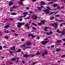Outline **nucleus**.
<instances>
[{
	"mask_svg": "<svg viewBox=\"0 0 65 65\" xmlns=\"http://www.w3.org/2000/svg\"><path fill=\"white\" fill-rule=\"evenodd\" d=\"M47 8L48 9L46 10H44L43 11V12H46L45 13V14H47L48 13H49L50 12V11H49L50 10H51V9L49 8L50 7H47Z\"/></svg>",
	"mask_w": 65,
	"mask_h": 65,
	"instance_id": "f257e3e1",
	"label": "nucleus"
},
{
	"mask_svg": "<svg viewBox=\"0 0 65 65\" xmlns=\"http://www.w3.org/2000/svg\"><path fill=\"white\" fill-rule=\"evenodd\" d=\"M24 24H25V23L24 22H23V23L19 22L18 23V24L17 25V26L18 28H20L21 26H22V25H24Z\"/></svg>",
	"mask_w": 65,
	"mask_h": 65,
	"instance_id": "f03ea898",
	"label": "nucleus"
},
{
	"mask_svg": "<svg viewBox=\"0 0 65 65\" xmlns=\"http://www.w3.org/2000/svg\"><path fill=\"white\" fill-rule=\"evenodd\" d=\"M47 42H48V41H43L41 43L42 44H43V45H45V44H46V43H47Z\"/></svg>",
	"mask_w": 65,
	"mask_h": 65,
	"instance_id": "7ed1b4c3",
	"label": "nucleus"
},
{
	"mask_svg": "<svg viewBox=\"0 0 65 65\" xmlns=\"http://www.w3.org/2000/svg\"><path fill=\"white\" fill-rule=\"evenodd\" d=\"M28 35V37H30V36H31V37H32V38H35V37H36V36H34V35H32V34H30Z\"/></svg>",
	"mask_w": 65,
	"mask_h": 65,
	"instance_id": "20e7f679",
	"label": "nucleus"
},
{
	"mask_svg": "<svg viewBox=\"0 0 65 65\" xmlns=\"http://www.w3.org/2000/svg\"><path fill=\"white\" fill-rule=\"evenodd\" d=\"M34 17L33 18L34 20H37L38 18V17L37 16L35 15L34 16Z\"/></svg>",
	"mask_w": 65,
	"mask_h": 65,
	"instance_id": "39448f33",
	"label": "nucleus"
},
{
	"mask_svg": "<svg viewBox=\"0 0 65 65\" xmlns=\"http://www.w3.org/2000/svg\"><path fill=\"white\" fill-rule=\"evenodd\" d=\"M15 46H13V47H11L10 48V50H12L13 51L15 50Z\"/></svg>",
	"mask_w": 65,
	"mask_h": 65,
	"instance_id": "423d86ee",
	"label": "nucleus"
},
{
	"mask_svg": "<svg viewBox=\"0 0 65 65\" xmlns=\"http://www.w3.org/2000/svg\"><path fill=\"white\" fill-rule=\"evenodd\" d=\"M23 57H26V58H27L28 57H29V55H27V54H26L24 55Z\"/></svg>",
	"mask_w": 65,
	"mask_h": 65,
	"instance_id": "0eeeda50",
	"label": "nucleus"
},
{
	"mask_svg": "<svg viewBox=\"0 0 65 65\" xmlns=\"http://www.w3.org/2000/svg\"><path fill=\"white\" fill-rule=\"evenodd\" d=\"M49 28V27H46V26H45L44 27V31H47V28Z\"/></svg>",
	"mask_w": 65,
	"mask_h": 65,
	"instance_id": "6e6552de",
	"label": "nucleus"
},
{
	"mask_svg": "<svg viewBox=\"0 0 65 65\" xmlns=\"http://www.w3.org/2000/svg\"><path fill=\"white\" fill-rule=\"evenodd\" d=\"M55 28H57V27H58V23H55Z\"/></svg>",
	"mask_w": 65,
	"mask_h": 65,
	"instance_id": "1a4fd4ad",
	"label": "nucleus"
},
{
	"mask_svg": "<svg viewBox=\"0 0 65 65\" xmlns=\"http://www.w3.org/2000/svg\"><path fill=\"white\" fill-rule=\"evenodd\" d=\"M31 43L30 42L28 41V43H27V45H30Z\"/></svg>",
	"mask_w": 65,
	"mask_h": 65,
	"instance_id": "9d476101",
	"label": "nucleus"
},
{
	"mask_svg": "<svg viewBox=\"0 0 65 65\" xmlns=\"http://www.w3.org/2000/svg\"><path fill=\"white\" fill-rule=\"evenodd\" d=\"M54 19V17L52 16H51V18H50V19L51 20H53Z\"/></svg>",
	"mask_w": 65,
	"mask_h": 65,
	"instance_id": "9b49d317",
	"label": "nucleus"
},
{
	"mask_svg": "<svg viewBox=\"0 0 65 65\" xmlns=\"http://www.w3.org/2000/svg\"><path fill=\"white\" fill-rule=\"evenodd\" d=\"M16 59L15 58H12L11 59V61H15Z\"/></svg>",
	"mask_w": 65,
	"mask_h": 65,
	"instance_id": "f8f14e48",
	"label": "nucleus"
},
{
	"mask_svg": "<svg viewBox=\"0 0 65 65\" xmlns=\"http://www.w3.org/2000/svg\"><path fill=\"white\" fill-rule=\"evenodd\" d=\"M21 51V49H19L18 50V51L16 52V53H20Z\"/></svg>",
	"mask_w": 65,
	"mask_h": 65,
	"instance_id": "ddd939ff",
	"label": "nucleus"
},
{
	"mask_svg": "<svg viewBox=\"0 0 65 65\" xmlns=\"http://www.w3.org/2000/svg\"><path fill=\"white\" fill-rule=\"evenodd\" d=\"M45 22V21H41V23L42 24H44Z\"/></svg>",
	"mask_w": 65,
	"mask_h": 65,
	"instance_id": "4468645a",
	"label": "nucleus"
},
{
	"mask_svg": "<svg viewBox=\"0 0 65 65\" xmlns=\"http://www.w3.org/2000/svg\"><path fill=\"white\" fill-rule=\"evenodd\" d=\"M12 4H13V2H11V3H10L9 4V6H11V5H12Z\"/></svg>",
	"mask_w": 65,
	"mask_h": 65,
	"instance_id": "2eb2a0df",
	"label": "nucleus"
},
{
	"mask_svg": "<svg viewBox=\"0 0 65 65\" xmlns=\"http://www.w3.org/2000/svg\"><path fill=\"white\" fill-rule=\"evenodd\" d=\"M4 27L5 28H9V25H7V26H4Z\"/></svg>",
	"mask_w": 65,
	"mask_h": 65,
	"instance_id": "dca6fc26",
	"label": "nucleus"
},
{
	"mask_svg": "<svg viewBox=\"0 0 65 65\" xmlns=\"http://www.w3.org/2000/svg\"><path fill=\"white\" fill-rule=\"evenodd\" d=\"M41 5H44V2L42 1H41Z\"/></svg>",
	"mask_w": 65,
	"mask_h": 65,
	"instance_id": "f3484780",
	"label": "nucleus"
},
{
	"mask_svg": "<svg viewBox=\"0 0 65 65\" xmlns=\"http://www.w3.org/2000/svg\"><path fill=\"white\" fill-rule=\"evenodd\" d=\"M61 49H60V48H58L56 50V51L57 52H60V51H61Z\"/></svg>",
	"mask_w": 65,
	"mask_h": 65,
	"instance_id": "a211bd4d",
	"label": "nucleus"
},
{
	"mask_svg": "<svg viewBox=\"0 0 65 65\" xmlns=\"http://www.w3.org/2000/svg\"><path fill=\"white\" fill-rule=\"evenodd\" d=\"M53 33H47L46 34V35H51V34H52Z\"/></svg>",
	"mask_w": 65,
	"mask_h": 65,
	"instance_id": "6ab92c4d",
	"label": "nucleus"
},
{
	"mask_svg": "<svg viewBox=\"0 0 65 65\" xmlns=\"http://www.w3.org/2000/svg\"><path fill=\"white\" fill-rule=\"evenodd\" d=\"M58 6V5L57 4H54L53 5V7H56V6Z\"/></svg>",
	"mask_w": 65,
	"mask_h": 65,
	"instance_id": "aec40b11",
	"label": "nucleus"
},
{
	"mask_svg": "<svg viewBox=\"0 0 65 65\" xmlns=\"http://www.w3.org/2000/svg\"><path fill=\"white\" fill-rule=\"evenodd\" d=\"M18 20L19 21H20V22H22L23 21V19L21 18L20 19H18Z\"/></svg>",
	"mask_w": 65,
	"mask_h": 65,
	"instance_id": "412c9836",
	"label": "nucleus"
},
{
	"mask_svg": "<svg viewBox=\"0 0 65 65\" xmlns=\"http://www.w3.org/2000/svg\"><path fill=\"white\" fill-rule=\"evenodd\" d=\"M57 43H58V42H62V41L61 40H58L56 41Z\"/></svg>",
	"mask_w": 65,
	"mask_h": 65,
	"instance_id": "4be33fe9",
	"label": "nucleus"
},
{
	"mask_svg": "<svg viewBox=\"0 0 65 65\" xmlns=\"http://www.w3.org/2000/svg\"><path fill=\"white\" fill-rule=\"evenodd\" d=\"M11 14H12V15H17V13H13Z\"/></svg>",
	"mask_w": 65,
	"mask_h": 65,
	"instance_id": "5701e85b",
	"label": "nucleus"
},
{
	"mask_svg": "<svg viewBox=\"0 0 65 65\" xmlns=\"http://www.w3.org/2000/svg\"><path fill=\"white\" fill-rule=\"evenodd\" d=\"M38 26H41V25H42V24H41V23H38Z\"/></svg>",
	"mask_w": 65,
	"mask_h": 65,
	"instance_id": "b1692460",
	"label": "nucleus"
},
{
	"mask_svg": "<svg viewBox=\"0 0 65 65\" xmlns=\"http://www.w3.org/2000/svg\"><path fill=\"white\" fill-rule=\"evenodd\" d=\"M40 54H41V53H37L36 54V55H37L38 56V55H40Z\"/></svg>",
	"mask_w": 65,
	"mask_h": 65,
	"instance_id": "393cba45",
	"label": "nucleus"
},
{
	"mask_svg": "<svg viewBox=\"0 0 65 65\" xmlns=\"http://www.w3.org/2000/svg\"><path fill=\"white\" fill-rule=\"evenodd\" d=\"M32 25H34V26H37V25L34 23H32Z\"/></svg>",
	"mask_w": 65,
	"mask_h": 65,
	"instance_id": "a878e982",
	"label": "nucleus"
},
{
	"mask_svg": "<svg viewBox=\"0 0 65 65\" xmlns=\"http://www.w3.org/2000/svg\"><path fill=\"white\" fill-rule=\"evenodd\" d=\"M23 4V3L22 2H21V3H19V5H22Z\"/></svg>",
	"mask_w": 65,
	"mask_h": 65,
	"instance_id": "bb28decb",
	"label": "nucleus"
},
{
	"mask_svg": "<svg viewBox=\"0 0 65 65\" xmlns=\"http://www.w3.org/2000/svg\"><path fill=\"white\" fill-rule=\"evenodd\" d=\"M57 32H59V33H61V31H60V30L59 29H58L57 30Z\"/></svg>",
	"mask_w": 65,
	"mask_h": 65,
	"instance_id": "cd10ccee",
	"label": "nucleus"
},
{
	"mask_svg": "<svg viewBox=\"0 0 65 65\" xmlns=\"http://www.w3.org/2000/svg\"><path fill=\"white\" fill-rule=\"evenodd\" d=\"M45 55H47V51H45Z\"/></svg>",
	"mask_w": 65,
	"mask_h": 65,
	"instance_id": "c85d7f7f",
	"label": "nucleus"
},
{
	"mask_svg": "<svg viewBox=\"0 0 65 65\" xmlns=\"http://www.w3.org/2000/svg\"><path fill=\"white\" fill-rule=\"evenodd\" d=\"M38 9L39 10H41V8L40 7H38Z\"/></svg>",
	"mask_w": 65,
	"mask_h": 65,
	"instance_id": "c756f323",
	"label": "nucleus"
},
{
	"mask_svg": "<svg viewBox=\"0 0 65 65\" xmlns=\"http://www.w3.org/2000/svg\"><path fill=\"white\" fill-rule=\"evenodd\" d=\"M23 14L24 15H27V13L26 12L24 13Z\"/></svg>",
	"mask_w": 65,
	"mask_h": 65,
	"instance_id": "7c9ffc66",
	"label": "nucleus"
},
{
	"mask_svg": "<svg viewBox=\"0 0 65 65\" xmlns=\"http://www.w3.org/2000/svg\"><path fill=\"white\" fill-rule=\"evenodd\" d=\"M19 60H17L15 62V63H19Z\"/></svg>",
	"mask_w": 65,
	"mask_h": 65,
	"instance_id": "2f4dec72",
	"label": "nucleus"
},
{
	"mask_svg": "<svg viewBox=\"0 0 65 65\" xmlns=\"http://www.w3.org/2000/svg\"><path fill=\"white\" fill-rule=\"evenodd\" d=\"M9 21H12V20H13V19H12V18L9 19Z\"/></svg>",
	"mask_w": 65,
	"mask_h": 65,
	"instance_id": "473e14b6",
	"label": "nucleus"
},
{
	"mask_svg": "<svg viewBox=\"0 0 65 65\" xmlns=\"http://www.w3.org/2000/svg\"><path fill=\"white\" fill-rule=\"evenodd\" d=\"M32 29L33 30H36V28H34V27H32Z\"/></svg>",
	"mask_w": 65,
	"mask_h": 65,
	"instance_id": "72a5a7b5",
	"label": "nucleus"
},
{
	"mask_svg": "<svg viewBox=\"0 0 65 65\" xmlns=\"http://www.w3.org/2000/svg\"><path fill=\"white\" fill-rule=\"evenodd\" d=\"M14 34H15V36H18V34H17L16 33H15Z\"/></svg>",
	"mask_w": 65,
	"mask_h": 65,
	"instance_id": "f704fd0d",
	"label": "nucleus"
},
{
	"mask_svg": "<svg viewBox=\"0 0 65 65\" xmlns=\"http://www.w3.org/2000/svg\"><path fill=\"white\" fill-rule=\"evenodd\" d=\"M32 56V57H34V54H31L30 55V56Z\"/></svg>",
	"mask_w": 65,
	"mask_h": 65,
	"instance_id": "c9c22d12",
	"label": "nucleus"
},
{
	"mask_svg": "<svg viewBox=\"0 0 65 65\" xmlns=\"http://www.w3.org/2000/svg\"><path fill=\"white\" fill-rule=\"evenodd\" d=\"M9 52L10 54H12V53H13V52H12V51H9Z\"/></svg>",
	"mask_w": 65,
	"mask_h": 65,
	"instance_id": "e433bc0d",
	"label": "nucleus"
},
{
	"mask_svg": "<svg viewBox=\"0 0 65 65\" xmlns=\"http://www.w3.org/2000/svg\"><path fill=\"white\" fill-rule=\"evenodd\" d=\"M65 57V54L64 55L62 56H61V58H63L64 57Z\"/></svg>",
	"mask_w": 65,
	"mask_h": 65,
	"instance_id": "4c0bfd02",
	"label": "nucleus"
},
{
	"mask_svg": "<svg viewBox=\"0 0 65 65\" xmlns=\"http://www.w3.org/2000/svg\"><path fill=\"white\" fill-rule=\"evenodd\" d=\"M36 64V62H33V63H32V65H34L35 64Z\"/></svg>",
	"mask_w": 65,
	"mask_h": 65,
	"instance_id": "58836bf2",
	"label": "nucleus"
},
{
	"mask_svg": "<svg viewBox=\"0 0 65 65\" xmlns=\"http://www.w3.org/2000/svg\"><path fill=\"white\" fill-rule=\"evenodd\" d=\"M54 13V12H51V13L50 14H53V13Z\"/></svg>",
	"mask_w": 65,
	"mask_h": 65,
	"instance_id": "ea45409f",
	"label": "nucleus"
},
{
	"mask_svg": "<svg viewBox=\"0 0 65 65\" xmlns=\"http://www.w3.org/2000/svg\"><path fill=\"white\" fill-rule=\"evenodd\" d=\"M53 3H54V2H52L50 3H49V4H53Z\"/></svg>",
	"mask_w": 65,
	"mask_h": 65,
	"instance_id": "a19ab883",
	"label": "nucleus"
},
{
	"mask_svg": "<svg viewBox=\"0 0 65 65\" xmlns=\"http://www.w3.org/2000/svg\"><path fill=\"white\" fill-rule=\"evenodd\" d=\"M50 25H51V26H54V24L53 23L50 24Z\"/></svg>",
	"mask_w": 65,
	"mask_h": 65,
	"instance_id": "79ce46f5",
	"label": "nucleus"
},
{
	"mask_svg": "<svg viewBox=\"0 0 65 65\" xmlns=\"http://www.w3.org/2000/svg\"><path fill=\"white\" fill-rule=\"evenodd\" d=\"M45 55V54L44 53H43L42 55V57H44V55Z\"/></svg>",
	"mask_w": 65,
	"mask_h": 65,
	"instance_id": "37998d69",
	"label": "nucleus"
},
{
	"mask_svg": "<svg viewBox=\"0 0 65 65\" xmlns=\"http://www.w3.org/2000/svg\"><path fill=\"white\" fill-rule=\"evenodd\" d=\"M11 32H14V33H15V31L14 30H11Z\"/></svg>",
	"mask_w": 65,
	"mask_h": 65,
	"instance_id": "c03bdc74",
	"label": "nucleus"
},
{
	"mask_svg": "<svg viewBox=\"0 0 65 65\" xmlns=\"http://www.w3.org/2000/svg\"><path fill=\"white\" fill-rule=\"evenodd\" d=\"M32 2H34L36 1V0H32Z\"/></svg>",
	"mask_w": 65,
	"mask_h": 65,
	"instance_id": "a18cd8bd",
	"label": "nucleus"
},
{
	"mask_svg": "<svg viewBox=\"0 0 65 65\" xmlns=\"http://www.w3.org/2000/svg\"><path fill=\"white\" fill-rule=\"evenodd\" d=\"M24 40H25V39H21V41H24Z\"/></svg>",
	"mask_w": 65,
	"mask_h": 65,
	"instance_id": "49530a36",
	"label": "nucleus"
},
{
	"mask_svg": "<svg viewBox=\"0 0 65 65\" xmlns=\"http://www.w3.org/2000/svg\"><path fill=\"white\" fill-rule=\"evenodd\" d=\"M5 38H6V39H8V37H5Z\"/></svg>",
	"mask_w": 65,
	"mask_h": 65,
	"instance_id": "de8ad7c7",
	"label": "nucleus"
},
{
	"mask_svg": "<svg viewBox=\"0 0 65 65\" xmlns=\"http://www.w3.org/2000/svg\"><path fill=\"white\" fill-rule=\"evenodd\" d=\"M25 26L26 27H27L28 26V25L27 24H26L25 25Z\"/></svg>",
	"mask_w": 65,
	"mask_h": 65,
	"instance_id": "09e8293b",
	"label": "nucleus"
},
{
	"mask_svg": "<svg viewBox=\"0 0 65 65\" xmlns=\"http://www.w3.org/2000/svg\"><path fill=\"white\" fill-rule=\"evenodd\" d=\"M8 20H9V19H6L4 20V21H8Z\"/></svg>",
	"mask_w": 65,
	"mask_h": 65,
	"instance_id": "8fccbe9b",
	"label": "nucleus"
},
{
	"mask_svg": "<svg viewBox=\"0 0 65 65\" xmlns=\"http://www.w3.org/2000/svg\"><path fill=\"white\" fill-rule=\"evenodd\" d=\"M56 17H60V15H55Z\"/></svg>",
	"mask_w": 65,
	"mask_h": 65,
	"instance_id": "3c124183",
	"label": "nucleus"
},
{
	"mask_svg": "<svg viewBox=\"0 0 65 65\" xmlns=\"http://www.w3.org/2000/svg\"><path fill=\"white\" fill-rule=\"evenodd\" d=\"M58 21H59V22H63V20H58Z\"/></svg>",
	"mask_w": 65,
	"mask_h": 65,
	"instance_id": "603ef678",
	"label": "nucleus"
},
{
	"mask_svg": "<svg viewBox=\"0 0 65 65\" xmlns=\"http://www.w3.org/2000/svg\"><path fill=\"white\" fill-rule=\"evenodd\" d=\"M2 49V47L0 46V50H1Z\"/></svg>",
	"mask_w": 65,
	"mask_h": 65,
	"instance_id": "864d4df0",
	"label": "nucleus"
},
{
	"mask_svg": "<svg viewBox=\"0 0 65 65\" xmlns=\"http://www.w3.org/2000/svg\"><path fill=\"white\" fill-rule=\"evenodd\" d=\"M65 29H64L63 30V33H65Z\"/></svg>",
	"mask_w": 65,
	"mask_h": 65,
	"instance_id": "5fc2aeb1",
	"label": "nucleus"
},
{
	"mask_svg": "<svg viewBox=\"0 0 65 65\" xmlns=\"http://www.w3.org/2000/svg\"><path fill=\"white\" fill-rule=\"evenodd\" d=\"M62 25H63V24H60V27H62Z\"/></svg>",
	"mask_w": 65,
	"mask_h": 65,
	"instance_id": "6e6d98bb",
	"label": "nucleus"
},
{
	"mask_svg": "<svg viewBox=\"0 0 65 65\" xmlns=\"http://www.w3.org/2000/svg\"><path fill=\"white\" fill-rule=\"evenodd\" d=\"M45 40H48V38H46L45 39Z\"/></svg>",
	"mask_w": 65,
	"mask_h": 65,
	"instance_id": "4d7b16f0",
	"label": "nucleus"
},
{
	"mask_svg": "<svg viewBox=\"0 0 65 65\" xmlns=\"http://www.w3.org/2000/svg\"><path fill=\"white\" fill-rule=\"evenodd\" d=\"M22 62L23 63H25V61L24 60H22Z\"/></svg>",
	"mask_w": 65,
	"mask_h": 65,
	"instance_id": "13d9d810",
	"label": "nucleus"
},
{
	"mask_svg": "<svg viewBox=\"0 0 65 65\" xmlns=\"http://www.w3.org/2000/svg\"><path fill=\"white\" fill-rule=\"evenodd\" d=\"M17 7V6H13V8H15Z\"/></svg>",
	"mask_w": 65,
	"mask_h": 65,
	"instance_id": "bf43d9fd",
	"label": "nucleus"
},
{
	"mask_svg": "<svg viewBox=\"0 0 65 65\" xmlns=\"http://www.w3.org/2000/svg\"><path fill=\"white\" fill-rule=\"evenodd\" d=\"M26 9L27 10H28V9H29V7H27L26 8Z\"/></svg>",
	"mask_w": 65,
	"mask_h": 65,
	"instance_id": "052dcab7",
	"label": "nucleus"
},
{
	"mask_svg": "<svg viewBox=\"0 0 65 65\" xmlns=\"http://www.w3.org/2000/svg\"><path fill=\"white\" fill-rule=\"evenodd\" d=\"M54 47V45H52L51 46V47Z\"/></svg>",
	"mask_w": 65,
	"mask_h": 65,
	"instance_id": "680f3d73",
	"label": "nucleus"
},
{
	"mask_svg": "<svg viewBox=\"0 0 65 65\" xmlns=\"http://www.w3.org/2000/svg\"><path fill=\"white\" fill-rule=\"evenodd\" d=\"M4 48H7V46H4Z\"/></svg>",
	"mask_w": 65,
	"mask_h": 65,
	"instance_id": "e2e57ef3",
	"label": "nucleus"
},
{
	"mask_svg": "<svg viewBox=\"0 0 65 65\" xmlns=\"http://www.w3.org/2000/svg\"><path fill=\"white\" fill-rule=\"evenodd\" d=\"M64 8V6H62L61 7V9H63V8Z\"/></svg>",
	"mask_w": 65,
	"mask_h": 65,
	"instance_id": "0e129e2a",
	"label": "nucleus"
},
{
	"mask_svg": "<svg viewBox=\"0 0 65 65\" xmlns=\"http://www.w3.org/2000/svg\"><path fill=\"white\" fill-rule=\"evenodd\" d=\"M23 17H22L20 16L19 17V18H20V19H21V18H23Z\"/></svg>",
	"mask_w": 65,
	"mask_h": 65,
	"instance_id": "69168bd1",
	"label": "nucleus"
},
{
	"mask_svg": "<svg viewBox=\"0 0 65 65\" xmlns=\"http://www.w3.org/2000/svg\"><path fill=\"white\" fill-rule=\"evenodd\" d=\"M37 38L38 39H39L40 38V37H37Z\"/></svg>",
	"mask_w": 65,
	"mask_h": 65,
	"instance_id": "338daca9",
	"label": "nucleus"
},
{
	"mask_svg": "<svg viewBox=\"0 0 65 65\" xmlns=\"http://www.w3.org/2000/svg\"><path fill=\"white\" fill-rule=\"evenodd\" d=\"M62 40H63V41H65V39H62Z\"/></svg>",
	"mask_w": 65,
	"mask_h": 65,
	"instance_id": "774afa93",
	"label": "nucleus"
}]
</instances>
